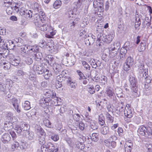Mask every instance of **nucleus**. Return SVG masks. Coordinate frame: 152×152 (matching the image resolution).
Masks as SVG:
<instances>
[{
	"label": "nucleus",
	"mask_w": 152,
	"mask_h": 152,
	"mask_svg": "<svg viewBox=\"0 0 152 152\" xmlns=\"http://www.w3.org/2000/svg\"><path fill=\"white\" fill-rule=\"evenodd\" d=\"M32 8L34 11L37 14L38 12H41L42 10V6L40 4L37 2H35L33 4Z\"/></svg>",
	"instance_id": "22"
},
{
	"label": "nucleus",
	"mask_w": 152,
	"mask_h": 152,
	"mask_svg": "<svg viewBox=\"0 0 152 152\" xmlns=\"http://www.w3.org/2000/svg\"><path fill=\"white\" fill-rule=\"evenodd\" d=\"M19 143L18 142L15 141L12 146V149L13 151L17 150L19 147Z\"/></svg>",
	"instance_id": "53"
},
{
	"label": "nucleus",
	"mask_w": 152,
	"mask_h": 152,
	"mask_svg": "<svg viewBox=\"0 0 152 152\" xmlns=\"http://www.w3.org/2000/svg\"><path fill=\"white\" fill-rule=\"evenodd\" d=\"M124 107L123 106L122 103L119 104L118 106L115 108V114H116V116H119L124 110Z\"/></svg>",
	"instance_id": "19"
},
{
	"label": "nucleus",
	"mask_w": 152,
	"mask_h": 152,
	"mask_svg": "<svg viewBox=\"0 0 152 152\" xmlns=\"http://www.w3.org/2000/svg\"><path fill=\"white\" fill-rule=\"evenodd\" d=\"M23 107L25 110H29L31 108L30 102L28 101H25L23 104Z\"/></svg>",
	"instance_id": "37"
},
{
	"label": "nucleus",
	"mask_w": 152,
	"mask_h": 152,
	"mask_svg": "<svg viewBox=\"0 0 152 152\" xmlns=\"http://www.w3.org/2000/svg\"><path fill=\"white\" fill-rule=\"evenodd\" d=\"M90 123L91 127L93 130H96L98 129V125L96 123L95 121H93Z\"/></svg>",
	"instance_id": "49"
},
{
	"label": "nucleus",
	"mask_w": 152,
	"mask_h": 152,
	"mask_svg": "<svg viewBox=\"0 0 152 152\" xmlns=\"http://www.w3.org/2000/svg\"><path fill=\"white\" fill-rule=\"evenodd\" d=\"M80 61L86 70L87 72L89 71L90 70L91 67L87 63L84 61Z\"/></svg>",
	"instance_id": "38"
},
{
	"label": "nucleus",
	"mask_w": 152,
	"mask_h": 152,
	"mask_svg": "<svg viewBox=\"0 0 152 152\" xmlns=\"http://www.w3.org/2000/svg\"><path fill=\"white\" fill-rule=\"evenodd\" d=\"M144 65H143L142 67V69H140L139 70V72L140 73L143 72V76L145 78H147L148 76V68L143 69Z\"/></svg>",
	"instance_id": "29"
},
{
	"label": "nucleus",
	"mask_w": 152,
	"mask_h": 152,
	"mask_svg": "<svg viewBox=\"0 0 152 152\" xmlns=\"http://www.w3.org/2000/svg\"><path fill=\"white\" fill-rule=\"evenodd\" d=\"M108 50L109 57L112 58H113L117 54L118 51L111 47L108 48Z\"/></svg>",
	"instance_id": "24"
},
{
	"label": "nucleus",
	"mask_w": 152,
	"mask_h": 152,
	"mask_svg": "<svg viewBox=\"0 0 152 152\" xmlns=\"http://www.w3.org/2000/svg\"><path fill=\"white\" fill-rule=\"evenodd\" d=\"M13 124L12 122L10 121H7L4 124V128L6 130H10L13 128Z\"/></svg>",
	"instance_id": "27"
},
{
	"label": "nucleus",
	"mask_w": 152,
	"mask_h": 152,
	"mask_svg": "<svg viewBox=\"0 0 152 152\" xmlns=\"http://www.w3.org/2000/svg\"><path fill=\"white\" fill-rule=\"evenodd\" d=\"M141 22H135V33L137 31L140 29V26L141 24Z\"/></svg>",
	"instance_id": "62"
},
{
	"label": "nucleus",
	"mask_w": 152,
	"mask_h": 152,
	"mask_svg": "<svg viewBox=\"0 0 152 152\" xmlns=\"http://www.w3.org/2000/svg\"><path fill=\"white\" fill-rule=\"evenodd\" d=\"M83 37L85 39V44L87 45L93 44L96 38L95 37L91 34L88 35L85 34Z\"/></svg>",
	"instance_id": "6"
},
{
	"label": "nucleus",
	"mask_w": 152,
	"mask_h": 152,
	"mask_svg": "<svg viewBox=\"0 0 152 152\" xmlns=\"http://www.w3.org/2000/svg\"><path fill=\"white\" fill-rule=\"evenodd\" d=\"M128 44V42H126L125 43L124 46L121 49L120 53L121 54L123 53L125 55L127 53V49H128L127 45Z\"/></svg>",
	"instance_id": "42"
},
{
	"label": "nucleus",
	"mask_w": 152,
	"mask_h": 152,
	"mask_svg": "<svg viewBox=\"0 0 152 152\" xmlns=\"http://www.w3.org/2000/svg\"><path fill=\"white\" fill-rule=\"evenodd\" d=\"M134 61L133 58L131 56L128 57L126 60L124 65V69L127 71L131 69V67L133 65Z\"/></svg>",
	"instance_id": "7"
},
{
	"label": "nucleus",
	"mask_w": 152,
	"mask_h": 152,
	"mask_svg": "<svg viewBox=\"0 0 152 152\" xmlns=\"http://www.w3.org/2000/svg\"><path fill=\"white\" fill-rule=\"evenodd\" d=\"M66 141L70 146L72 147L74 145V142H72L71 139L69 137L66 138Z\"/></svg>",
	"instance_id": "63"
},
{
	"label": "nucleus",
	"mask_w": 152,
	"mask_h": 152,
	"mask_svg": "<svg viewBox=\"0 0 152 152\" xmlns=\"http://www.w3.org/2000/svg\"><path fill=\"white\" fill-rule=\"evenodd\" d=\"M20 14L22 16L27 19L30 18L32 16V13L31 10H26L23 9H20Z\"/></svg>",
	"instance_id": "10"
},
{
	"label": "nucleus",
	"mask_w": 152,
	"mask_h": 152,
	"mask_svg": "<svg viewBox=\"0 0 152 152\" xmlns=\"http://www.w3.org/2000/svg\"><path fill=\"white\" fill-rule=\"evenodd\" d=\"M9 102L12 103L15 109L18 113H19L20 112V108L19 106L18 100L17 99L12 98L10 99Z\"/></svg>",
	"instance_id": "12"
},
{
	"label": "nucleus",
	"mask_w": 152,
	"mask_h": 152,
	"mask_svg": "<svg viewBox=\"0 0 152 152\" xmlns=\"http://www.w3.org/2000/svg\"><path fill=\"white\" fill-rule=\"evenodd\" d=\"M68 79V80H67V82L69 84V86L72 88H75L77 86V83H76L75 81H72L70 77H69Z\"/></svg>",
	"instance_id": "31"
},
{
	"label": "nucleus",
	"mask_w": 152,
	"mask_h": 152,
	"mask_svg": "<svg viewBox=\"0 0 152 152\" xmlns=\"http://www.w3.org/2000/svg\"><path fill=\"white\" fill-rule=\"evenodd\" d=\"M44 94L47 98H53L56 96V93L53 91L49 89H46L44 91Z\"/></svg>",
	"instance_id": "18"
},
{
	"label": "nucleus",
	"mask_w": 152,
	"mask_h": 152,
	"mask_svg": "<svg viewBox=\"0 0 152 152\" xmlns=\"http://www.w3.org/2000/svg\"><path fill=\"white\" fill-rule=\"evenodd\" d=\"M138 133L142 135H150L149 133L148 134L147 132L146 128L143 126H140L137 130Z\"/></svg>",
	"instance_id": "15"
},
{
	"label": "nucleus",
	"mask_w": 152,
	"mask_h": 152,
	"mask_svg": "<svg viewBox=\"0 0 152 152\" xmlns=\"http://www.w3.org/2000/svg\"><path fill=\"white\" fill-rule=\"evenodd\" d=\"M23 135L29 140H32L34 139V133L32 132L26 131L24 133Z\"/></svg>",
	"instance_id": "20"
},
{
	"label": "nucleus",
	"mask_w": 152,
	"mask_h": 152,
	"mask_svg": "<svg viewBox=\"0 0 152 152\" xmlns=\"http://www.w3.org/2000/svg\"><path fill=\"white\" fill-rule=\"evenodd\" d=\"M29 125L25 122H23L20 125H16L14 129L17 133H20L22 130L26 131L28 129Z\"/></svg>",
	"instance_id": "5"
},
{
	"label": "nucleus",
	"mask_w": 152,
	"mask_h": 152,
	"mask_svg": "<svg viewBox=\"0 0 152 152\" xmlns=\"http://www.w3.org/2000/svg\"><path fill=\"white\" fill-rule=\"evenodd\" d=\"M51 139L55 142L57 141L59 139V136L58 134H54L50 137Z\"/></svg>",
	"instance_id": "60"
},
{
	"label": "nucleus",
	"mask_w": 152,
	"mask_h": 152,
	"mask_svg": "<svg viewBox=\"0 0 152 152\" xmlns=\"http://www.w3.org/2000/svg\"><path fill=\"white\" fill-rule=\"evenodd\" d=\"M93 6L94 8H99L100 11H102L103 9V3L101 0H94L93 2Z\"/></svg>",
	"instance_id": "13"
},
{
	"label": "nucleus",
	"mask_w": 152,
	"mask_h": 152,
	"mask_svg": "<svg viewBox=\"0 0 152 152\" xmlns=\"http://www.w3.org/2000/svg\"><path fill=\"white\" fill-rule=\"evenodd\" d=\"M145 43L144 42H141L138 48V50L140 52L143 51L145 49Z\"/></svg>",
	"instance_id": "52"
},
{
	"label": "nucleus",
	"mask_w": 152,
	"mask_h": 152,
	"mask_svg": "<svg viewBox=\"0 0 152 152\" xmlns=\"http://www.w3.org/2000/svg\"><path fill=\"white\" fill-rule=\"evenodd\" d=\"M0 65L2 66L3 68L5 69H10L11 67V64L10 62L7 61L5 62L4 61H0Z\"/></svg>",
	"instance_id": "25"
},
{
	"label": "nucleus",
	"mask_w": 152,
	"mask_h": 152,
	"mask_svg": "<svg viewBox=\"0 0 152 152\" xmlns=\"http://www.w3.org/2000/svg\"><path fill=\"white\" fill-rule=\"evenodd\" d=\"M34 69L36 70L37 72L39 74H42L44 72V67L39 63L37 64H35L34 66Z\"/></svg>",
	"instance_id": "14"
},
{
	"label": "nucleus",
	"mask_w": 152,
	"mask_h": 152,
	"mask_svg": "<svg viewBox=\"0 0 152 152\" xmlns=\"http://www.w3.org/2000/svg\"><path fill=\"white\" fill-rule=\"evenodd\" d=\"M106 118L107 121L110 123L113 122V117H112L109 113H107L106 114Z\"/></svg>",
	"instance_id": "55"
},
{
	"label": "nucleus",
	"mask_w": 152,
	"mask_h": 152,
	"mask_svg": "<svg viewBox=\"0 0 152 152\" xmlns=\"http://www.w3.org/2000/svg\"><path fill=\"white\" fill-rule=\"evenodd\" d=\"M7 7V8L6 10V12L8 15H11L12 14L13 11L12 7L11 5H9V6Z\"/></svg>",
	"instance_id": "56"
},
{
	"label": "nucleus",
	"mask_w": 152,
	"mask_h": 152,
	"mask_svg": "<svg viewBox=\"0 0 152 152\" xmlns=\"http://www.w3.org/2000/svg\"><path fill=\"white\" fill-rule=\"evenodd\" d=\"M107 78L105 76H102L100 78L99 82L101 83L102 85H104L107 83Z\"/></svg>",
	"instance_id": "43"
},
{
	"label": "nucleus",
	"mask_w": 152,
	"mask_h": 152,
	"mask_svg": "<svg viewBox=\"0 0 152 152\" xmlns=\"http://www.w3.org/2000/svg\"><path fill=\"white\" fill-rule=\"evenodd\" d=\"M50 98L43 97L40 100L39 104L42 107L47 108L50 106Z\"/></svg>",
	"instance_id": "9"
},
{
	"label": "nucleus",
	"mask_w": 152,
	"mask_h": 152,
	"mask_svg": "<svg viewBox=\"0 0 152 152\" xmlns=\"http://www.w3.org/2000/svg\"><path fill=\"white\" fill-rule=\"evenodd\" d=\"M73 119L76 122H77L80 120V117L78 114H74L73 115Z\"/></svg>",
	"instance_id": "61"
},
{
	"label": "nucleus",
	"mask_w": 152,
	"mask_h": 152,
	"mask_svg": "<svg viewBox=\"0 0 152 152\" xmlns=\"http://www.w3.org/2000/svg\"><path fill=\"white\" fill-rule=\"evenodd\" d=\"M104 142L105 143V145L109 147V148H115L116 146V143L114 141H112L111 142L108 141L107 140H105L104 141Z\"/></svg>",
	"instance_id": "28"
},
{
	"label": "nucleus",
	"mask_w": 152,
	"mask_h": 152,
	"mask_svg": "<svg viewBox=\"0 0 152 152\" xmlns=\"http://www.w3.org/2000/svg\"><path fill=\"white\" fill-rule=\"evenodd\" d=\"M62 2L61 1L58 0L56 1L53 4V6L54 8L55 9H58L61 6Z\"/></svg>",
	"instance_id": "34"
},
{
	"label": "nucleus",
	"mask_w": 152,
	"mask_h": 152,
	"mask_svg": "<svg viewBox=\"0 0 152 152\" xmlns=\"http://www.w3.org/2000/svg\"><path fill=\"white\" fill-rule=\"evenodd\" d=\"M99 134L97 133H94L92 134L91 136V140L94 142L97 141L99 140Z\"/></svg>",
	"instance_id": "45"
},
{
	"label": "nucleus",
	"mask_w": 152,
	"mask_h": 152,
	"mask_svg": "<svg viewBox=\"0 0 152 152\" xmlns=\"http://www.w3.org/2000/svg\"><path fill=\"white\" fill-rule=\"evenodd\" d=\"M124 146L132 148L133 144L132 141L130 140L126 141Z\"/></svg>",
	"instance_id": "54"
},
{
	"label": "nucleus",
	"mask_w": 152,
	"mask_h": 152,
	"mask_svg": "<svg viewBox=\"0 0 152 152\" xmlns=\"http://www.w3.org/2000/svg\"><path fill=\"white\" fill-rule=\"evenodd\" d=\"M25 50L26 54L29 55H32L33 52H35L38 51L39 47L36 45L34 46H30L28 45H25Z\"/></svg>",
	"instance_id": "8"
},
{
	"label": "nucleus",
	"mask_w": 152,
	"mask_h": 152,
	"mask_svg": "<svg viewBox=\"0 0 152 152\" xmlns=\"http://www.w3.org/2000/svg\"><path fill=\"white\" fill-rule=\"evenodd\" d=\"M12 0H4V5L5 7L9 6L12 5Z\"/></svg>",
	"instance_id": "59"
},
{
	"label": "nucleus",
	"mask_w": 152,
	"mask_h": 152,
	"mask_svg": "<svg viewBox=\"0 0 152 152\" xmlns=\"http://www.w3.org/2000/svg\"><path fill=\"white\" fill-rule=\"evenodd\" d=\"M52 98V99H50V106L53 105L56 106L60 105V98H58L56 96Z\"/></svg>",
	"instance_id": "17"
},
{
	"label": "nucleus",
	"mask_w": 152,
	"mask_h": 152,
	"mask_svg": "<svg viewBox=\"0 0 152 152\" xmlns=\"http://www.w3.org/2000/svg\"><path fill=\"white\" fill-rule=\"evenodd\" d=\"M6 84L9 89H10V87L12 86L13 85V82L12 80L7 79L6 80Z\"/></svg>",
	"instance_id": "50"
},
{
	"label": "nucleus",
	"mask_w": 152,
	"mask_h": 152,
	"mask_svg": "<svg viewBox=\"0 0 152 152\" xmlns=\"http://www.w3.org/2000/svg\"><path fill=\"white\" fill-rule=\"evenodd\" d=\"M101 133L103 135H106L108 134L109 132V128L107 126L103 127L101 130Z\"/></svg>",
	"instance_id": "40"
},
{
	"label": "nucleus",
	"mask_w": 152,
	"mask_h": 152,
	"mask_svg": "<svg viewBox=\"0 0 152 152\" xmlns=\"http://www.w3.org/2000/svg\"><path fill=\"white\" fill-rule=\"evenodd\" d=\"M37 16L35 18V19L37 20V21H39L40 20L42 23L44 22L46 19V17H41L40 16L37 14L36 15Z\"/></svg>",
	"instance_id": "51"
},
{
	"label": "nucleus",
	"mask_w": 152,
	"mask_h": 152,
	"mask_svg": "<svg viewBox=\"0 0 152 152\" xmlns=\"http://www.w3.org/2000/svg\"><path fill=\"white\" fill-rule=\"evenodd\" d=\"M77 72L79 76V80H82L84 79H86V77L84 76L83 73L80 71L77 70Z\"/></svg>",
	"instance_id": "47"
},
{
	"label": "nucleus",
	"mask_w": 152,
	"mask_h": 152,
	"mask_svg": "<svg viewBox=\"0 0 152 152\" xmlns=\"http://www.w3.org/2000/svg\"><path fill=\"white\" fill-rule=\"evenodd\" d=\"M106 93L107 95L110 97L113 96L115 95L113 88L110 86L107 87Z\"/></svg>",
	"instance_id": "26"
},
{
	"label": "nucleus",
	"mask_w": 152,
	"mask_h": 152,
	"mask_svg": "<svg viewBox=\"0 0 152 152\" xmlns=\"http://www.w3.org/2000/svg\"><path fill=\"white\" fill-rule=\"evenodd\" d=\"M11 137L8 133H5L1 136V140L4 143L8 142L10 140Z\"/></svg>",
	"instance_id": "21"
},
{
	"label": "nucleus",
	"mask_w": 152,
	"mask_h": 152,
	"mask_svg": "<svg viewBox=\"0 0 152 152\" xmlns=\"http://www.w3.org/2000/svg\"><path fill=\"white\" fill-rule=\"evenodd\" d=\"M96 33L98 34L97 35V37L99 35H100L102 36V34H103V32L104 31V28L103 27L101 26H98L96 27Z\"/></svg>",
	"instance_id": "39"
},
{
	"label": "nucleus",
	"mask_w": 152,
	"mask_h": 152,
	"mask_svg": "<svg viewBox=\"0 0 152 152\" xmlns=\"http://www.w3.org/2000/svg\"><path fill=\"white\" fill-rule=\"evenodd\" d=\"M66 15L70 19H71L72 18H75V14L72 10L68 11L66 13Z\"/></svg>",
	"instance_id": "48"
},
{
	"label": "nucleus",
	"mask_w": 152,
	"mask_h": 152,
	"mask_svg": "<svg viewBox=\"0 0 152 152\" xmlns=\"http://www.w3.org/2000/svg\"><path fill=\"white\" fill-rule=\"evenodd\" d=\"M143 23H144V25H145L148 27L150 26L151 25V20L148 17H146L145 18V20Z\"/></svg>",
	"instance_id": "58"
},
{
	"label": "nucleus",
	"mask_w": 152,
	"mask_h": 152,
	"mask_svg": "<svg viewBox=\"0 0 152 152\" xmlns=\"http://www.w3.org/2000/svg\"><path fill=\"white\" fill-rule=\"evenodd\" d=\"M43 73H44V78L46 79H48L52 75L51 71L47 69H46L45 71L44 70V72Z\"/></svg>",
	"instance_id": "44"
},
{
	"label": "nucleus",
	"mask_w": 152,
	"mask_h": 152,
	"mask_svg": "<svg viewBox=\"0 0 152 152\" xmlns=\"http://www.w3.org/2000/svg\"><path fill=\"white\" fill-rule=\"evenodd\" d=\"M129 82L130 87L131 90L130 94L134 97L139 96L138 93L137 80L135 76L133 73L131 74L129 76Z\"/></svg>",
	"instance_id": "1"
},
{
	"label": "nucleus",
	"mask_w": 152,
	"mask_h": 152,
	"mask_svg": "<svg viewBox=\"0 0 152 152\" xmlns=\"http://www.w3.org/2000/svg\"><path fill=\"white\" fill-rule=\"evenodd\" d=\"M79 129L81 130H83L85 127V124L82 122H80L78 126Z\"/></svg>",
	"instance_id": "64"
},
{
	"label": "nucleus",
	"mask_w": 152,
	"mask_h": 152,
	"mask_svg": "<svg viewBox=\"0 0 152 152\" xmlns=\"http://www.w3.org/2000/svg\"><path fill=\"white\" fill-rule=\"evenodd\" d=\"M53 69L54 71L58 74L61 70V66L58 64L54 63L53 64Z\"/></svg>",
	"instance_id": "30"
},
{
	"label": "nucleus",
	"mask_w": 152,
	"mask_h": 152,
	"mask_svg": "<svg viewBox=\"0 0 152 152\" xmlns=\"http://www.w3.org/2000/svg\"><path fill=\"white\" fill-rule=\"evenodd\" d=\"M9 57L10 62L13 66H17L20 63V59L19 57L16 58L12 55H10Z\"/></svg>",
	"instance_id": "11"
},
{
	"label": "nucleus",
	"mask_w": 152,
	"mask_h": 152,
	"mask_svg": "<svg viewBox=\"0 0 152 152\" xmlns=\"http://www.w3.org/2000/svg\"><path fill=\"white\" fill-rule=\"evenodd\" d=\"M114 36V33L111 32L107 35L105 34H102V36L101 35H99L97 36V39L100 43H101L102 41H103L107 43H110L112 41Z\"/></svg>",
	"instance_id": "3"
},
{
	"label": "nucleus",
	"mask_w": 152,
	"mask_h": 152,
	"mask_svg": "<svg viewBox=\"0 0 152 152\" xmlns=\"http://www.w3.org/2000/svg\"><path fill=\"white\" fill-rule=\"evenodd\" d=\"M52 27L50 24H43L39 26V29L42 31H50L53 30Z\"/></svg>",
	"instance_id": "16"
},
{
	"label": "nucleus",
	"mask_w": 152,
	"mask_h": 152,
	"mask_svg": "<svg viewBox=\"0 0 152 152\" xmlns=\"http://www.w3.org/2000/svg\"><path fill=\"white\" fill-rule=\"evenodd\" d=\"M54 145L50 142H49L46 144V148L49 151H53L56 149Z\"/></svg>",
	"instance_id": "41"
},
{
	"label": "nucleus",
	"mask_w": 152,
	"mask_h": 152,
	"mask_svg": "<svg viewBox=\"0 0 152 152\" xmlns=\"http://www.w3.org/2000/svg\"><path fill=\"white\" fill-rule=\"evenodd\" d=\"M2 45L0 48V53L5 54L8 49L13 50L15 45L13 41L11 40H3Z\"/></svg>",
	"instance_id": "2"
},
{
	"label": "nucleus",
	"mask_w": 152,
	"mask_h": 152,
	"mask_svg": "<svg viewBox=\"0 0 152 152\" xmlns=\"http://www.w3.org/2000/svg\"><path fill=\"white\" fill-rule=\"evenodd\" d=\"M43 123L45 126L48 128H51V123L48 119H45L43 121Z\"/></svg>",
	"instance_id": "57"
},
{
	"label": "nucleus",
	"mask_w": 152,
	"mask_h": 152,
	"mask_svg": "<svg viewBox=\"0 0 152 152\" xmlns=\"http://www.w3.org/2000/svg\"><path fill=\"white\" fill-rule=\"evenodd\" d=\"M81 138L80 137L79 138L78 140L80 141H77L76 142H75V144L76 145L77 147L79 149H82L84 148V145L82 143V142H81Z\"/></svg>",
	"instance_id": "32"
},
{
	"label": "nucleus",
	"mask_w": 152,
	"mask_h": 152,
	"mask_svg": "<svg viewBox=\"0 0 152 152\" xmlns=\"http://www.w3.org/2000/svg\"><path fill=\"white\" fill-rule=\"evenodd\" d=\"M111 47L118 51V50L120 48V43L119 42H115L113 45H112Z\"/></svg>",
	"instance_id": "46"
},
{
	"label": "nucleus",
	"mask_w": 152,
	"mask_h": 152,
	"mask_svg": "<svg viewBox=\"0 0 152 152\" xmlns=\"http://www.w3.org/2000/svg\"><path fill=\"white\" fill-rule=\"evenodd\" d=\"M35 131L37 134L40 135L39 139L40 144H44L45 143V133L43 129L39 125H37L35 127Z\"/></svg>",
	"instance_id": "4"
},
{
	"label": "nucleus",
	"mask_w": 152,
	"mask_h": 152,
	"mask_svg": "<svg viewBox=\"0 0 152 152\" xmlns=\"http://www.w3.org/2000/svg\"><path fill=\"white\" fill-rule=\"evenodd\" d=\"M38 50L37 51L35 52H33V53H32V55L34 54V58L35 59V60L37 61L40 60L41 59V58L42 56V53L39 52H38Z\"/></svg>",
	"instance_id": "33"
},
{
	"label": "nucleus",
	"mask_w": 152,
	"mask_h": 152,
	"mask_svg": "<svg viewBox=\"0 0 152 152\" xmlns=\"http://www.w3.org/2000/svg\"><path fill=\"white\" fill-rule=\"evenodd\" d=\"M53 30L51 31H47V32L50 33V34H46V37L49 38H52L53 37L54 35L56 33V31L54 30V28L53 27Z\"/></svg>",
	"instance_id": "36"
},
{
	"label": "nucleus",
	"mask_w": 152,
	"mask_h": 152,
	"mask_svg": "<svg viewBox=\"0 0 152 152\" xmlns=\"http://www.w3.org/2000/svg\"><path fill=\"white\" fill-rule=\"evenodd\" d=\"M105 118L102 114H100L98 118V123L101 126H103L105 123Z\"/></svg>",
	"instance_id": "35"
},
{
	"label": "nucleus",
	"mask_w": 152,
	"mask_h": 152,
	"mask_svg": "<svg viewBox=\"0 0 152 152\" xmlns=\"http://www.w3.org/2000/svg\"><path fill=\"white\" fill-rule=\"evenodd\" d=\"M124 114L125 116L128 118H131L133 116V113L131 108H128L127 107L125 108V110H124Z\"/></svg>",
	"instance_id": "23"
}]
</instances>
